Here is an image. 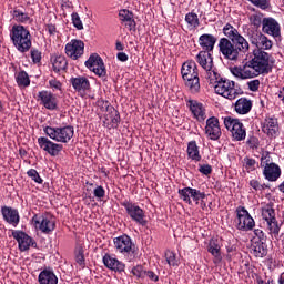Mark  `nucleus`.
<instances>
[{
	"label": "nucleus",
	"mask_w": 284,
	"mask_h": 284,
	"mask_svg": "<svg viewBox=\"0 0 284 284\" xmlns=\"http://www.w3.org/2000/svg\"><path fill=\"white\" fill-rule=\"evenodd\" d=\"M274 70V64L271 62H266L265 58L262 55H253L251 60H248L242 67H233L231 69V73L236 79H254L256 77L270 74Z\"/></svg>",
	"instance_id": "nucleus-1"
},
{
	"label": "nucleus",
	"mask_w": 284,
	"mask_h": 284,
	"mask_svg": "<svg viewBox=\"0 0 284 284\" xmlns=\"http://www.w3.org/2000/svg\"><path fill=\"white\" fill-rule=\"evenodd\" d=\"M217 47L227 61H239L250 52V42L242 34L237 36L233 41L227 38H221Z\"/></svg>",
	"instance_id": "nucleus-2"
},
{
	"label": "nucleus",
	"mask_w": 284,
	"mask_h": 284,
	"mask_svg": "<svg viewBox=\"0 0 284 284\" xmlns=\"http://www.w3.org/2000/svg\"><path fill=\"white\" fill-rule=\"evenodd\" d=\"M248 39L252 43V45H255V50H253V57L260 55L265 59L267 63H271L274 65L276 63V60L272 54L267 53L265 50H272L274 42L267 38L263 32L261 31H253L248 34Z\"/></svg>",
	"instance_id": "nucleus-3"
},
{
	"label": "nucleus",
	"mask_w": 284,
	"mask_h": 284,
	"mask_svg": "<svg viewBox=\"0 0 284 284\" xmlns=\"http://www.w3.org/2000/svg\"><path fill=\"white\" fill-rule=\"evenodd\" d=\"M182 79L185 82V87L192 94L201 92V79H199V68L196 62L189 60L182 64L181 69Z\"/></svg>",
	"instance_id": "nucleus-4"
},
{
	"label": "nucleus",
	"mask_w": 284,
	"mask_h": 284,
	"mask_svg": "<svg viewBox=\"0 0 284 284\" xmlns=\"http://www.w3.org/2000/svg\"><path fill=\"white\" fill-rule=\"evenodd\" d=\"M210 85L214 87L215 93L220 94L224 99H229L230 101H234L241 92L236 88V82L221 77V73L217 72L216 78L212 80H207Z\"/></svg>",
	"instance_id": "nucleus-5"
},
{
	"label": "nucleus",
	"mask_w": 284,
	"mask_h": 284,
	"mask_svg": "<svg viewBox=\"0 0 284 284\" xmlns=\"http://www.w3.org/2000/svg\"><path fill=\"white\" fill-rule=\"evenodd\" d=\"M10 38L18 52H28L32 48V36L23 26H13Z\"/></svg>",
	"instance_id": "nucleus-6"
},
{
	"label": "nucleus",
	"mask_w": 284,
	"mask_h": 284,
	"mask_svg": "<svg viewBox=\"0 0 284 284\" xmlns=\"http://www.w3.org/2000/svg\"><path fill=\"white\" fill-rule=\"evenodd\" d=\"M260 161V166L263 168L262 174L266 181L274 183L281 179V166L272 162L270 152H263Z\"/></svg>",
	"instance_id": "nucleus-7"
},
{
	"label": "nucleus",
	"mask_w": 284,
	"mask_h": 284,
	"mask_svg": "<svg viewBox=\"0 0 284 284\" xmlns=\"http://www.w3.org/2000/svg\"><path fill=\"white\" fill-rule=\"evenodd\" d=\"M196 63L204 70L206 81H214L219 77V69L214 65V58L207 51H200L195 57Z\"/></svg>",
	"instance_id": "nucleus-8"
},
{
	"label": "nucleus",
	"mask_w": 284,
	"mask_h": 284,
	"mask_svg": "<svg viewBox=\"0 0 284 284\" xmlns=\"http://www.w3.org/2000/svg\"><path fill=\"white\" fill-rule=\"evenodd\" d=\"M43 132L57 143H70L74 136V126H44Z\"/></svg>",
	"instance_id": "nucleus-9"
},
{
	"label": "nucleus",
	"mask_w": 284,
	"mask_h": 284,
	"mask_svg": "<svg viewBox=\"0 0 284 284\" xmlns=\"http://www.w3.org/2000/svg\"><path fill=\"white\" fill-rule=\"evenodd\" d=\"M122 207H124L128 216H130L131 220L134 221V223H138V225H142V227H145L148 225V220L145 219V211L141 209L136 203L124 200L121 202Z\"/></svg>",
	"instance_id": "nucleus-10"
},
{
	"label": "nucleus",
	"mask_w": 284,
	"mask_h": 284,
	"mask_svg": "<svg viewBox=\"0 0 284 284\" xmlns=\"http://www.w3.org/2000/svg\"><path fill=\"white\" fill-rule=\"evenodd\" d=\"M224 125L229 132H231L234 141H245V136H247V131L243 125V122L239 119H234L232 116L224 118Z\"/></svg>",
	"instance_id": "nucleus-11"
},
{
	"label": "nucleus",
	"mask_w": 284,
	"mask_h": 284,
	"mask_svg": "<svg viewBox=\"0 0 284 284\" xmlns=\"http://www.w3.org/2000/svg\"><path fill=\"white\" fill-rule=\"evenodd\" d=\"M237 224L236 229L241 232H252L256 222H254V217L250 215V212L244 206H239L236 209Z\"/></svg>",
	"instance_id": "nucleus-12"
},
{
	"label": "nucleus",
	"mask_w": 284,
	"mask_h": 284,
	"mask_svg": "<svg viewBox=\"0 0 284 284\" xmlns=\"http://www.w3.org/2000/svg\"><path fill=\"white\" fill-rule=\"evenodd\" d=\"M32 223L36 230H39L42 234H52L57 229V223L52 216L48 215H34L32 217Z\"/></svg>",
	"instance_id": "nucleus-13"
},
{
	"label": "nucleus",
	"mask_w": 284,
	"mask_h": 284,
	"mask_svg": "<svg viewBox=\"0 0 284 284\" xmlns=\"http://www.w3.org/2000/svg\"><path fill=\"white\" fill-rule=\"evenodd\" d=\"M113 243L116 252L120 254H134V252H136V245L132 243L130 235L124 234L114 237Z\"/></svg>",
	"instance_id": "nucleus-14"
},
{
	"label": "nucleus",
	"mask_w": 284,
	"mask_h": 284,
	"mask_svg": "<svg viewBox=\"0 0 284 284\" xmlns=\"http://www.w3.org/2000/svg\"><path fill=\"white\" fill-rule=\"evenodd\" d=\"M178 193L180 199H182V201L189 205H192V200L196 203V205H199V201H203V199L206 196L205 192H201L200 190L190 186L180 189Z\"/></svg>",
	"instance_id": "nucleus-15"
},
{
	"label": "nucleus",
	"mask_w": 284,
	"mask_h": 284,
	"mask_svg": "<svg viewBox=\"0 0 284 284\" xmlns=\"http://www.w3.org/2000/svg\"><path fill=\"white\" fill-rule=\"evenodd\" d=\"M85 65L91 72H94L97 77H106L108 74L103 59L97 53L89 57V59L85 61Z\"/></svg>",
	"instance_id": "nucleus-16"
},
{
	"label": "nucleus",
	"mask_w": 284,
	"mask_h": 284,
	"mask_svg": "<svg viewBox=\"0 0 284 284\" xmlns=\"http://www.w3.org/2000/svg\"><path fill=\"white\" fill-rule=\"evenodd\" d=\"M38 145L43 152L50 154V156H59V153L63 151V144L53 142L45 136L38 138Z\"/></svg>",
	"instance_id": "nucleus-17"
},
{
	"label": "nucleus",
	"mask_w": 284,
	"mask_h": 284,
	"mask_svg": "<svg viewBox=\"0 0 284 284\" xmlns=\"http://www.w3.org/2000/svg\"><path fill=\"white\" fill-rule=\"evenodd\" d=\"M85 50V43L81 40L73 39L65 44V54L73 61L81 59Z\"/></svg>",
	"instance_id": "nucleus-18"
},
{
	"label": "nucleus",
	"mask_w": 284,
	"mask_h": 284,
	"mask_svg": "<svg viewBox=\"0 0 284 284\" xmlns=\"http://www.w3.org/2000/svg\"><path fill=\"white\" fill-rule=\"evenodd\" d=\"M262 32L264 34H268L270 37H273L274 39H278L281 37V24L276 19L268 17L263 19L262 24Z\"/></svg>",
	"instance_id": "nucleus-19"
},
{
	"label": "nucleus",
	"mask_w": 284,
	"mask_h": 284,
	"mask_svg": "<svg viewBox=\"0 0 284 284\" xmlns=\"http://www.w3.org/2000/svg\"><path fill=\"white\" fill-rule=\"evenodd\" d=\"M38 101H40V105H43L47 110H57V108H59L57 95L48 90L38 92Z\"/></svg>",
	"instance_id": "nucleus-20"
},
{
	"label": "nucleus",
	"mask_w": 284,
	"mask_h": 284,
	"mask_svg": "<svg viewBox=\"0 0 284 284\" xmlns=\"http://www.w3.org/2000/svg\"><path fill=\"white\" fill-rule=\"evenodd\" d=\"M187 106L190 108L191 113L193 116L199 121V123H203L205 119H207V110L205 105L196 100H189Z\"/></svg>",
	"instance_id": "nucleus-21"
},
{
	"label": "nucleus",
	"mask_w": 284,
	"mask_h": 284,
	"mask_svg": "<svg viewBox=\"0 0 284 284\" xmlns=\"http://www.w3.org/2000/svg\"><path fill=\"white\" fill-rule=\"evenodd\" d=\"M205 133L211 141H219V139H221V125L219 124V118L211 116L206 120Z\"/></svg>",
	"instance_id": "nucleus-22"
},
{
	"label": "nucleus",
	"mask_w": 284,
	"mask_h": 284,
	"mask_svg": "<svg viewBox=\"0 0 284 284\" xmlns=\"http://www.w3.org/2000/svg\"><path fill=\"white\" fill-rule=\"evenodd\" d=\"M13 239L18 241L19 247L21 252H26V250H30V246L37 245V243H33L32 237L30 235L26 234L23 231H16L12 233Z\"/></svg>",
	"instance_id": "nucleus-23"
},
{
	"label": "nucleus",
	"mask_w": 284,
	"mask_h": 284,
	"mask_svg": "<svg viewBox=\"0 0 284 284\" xmlns=\"http://www.w3.org/2000/svg\"><path fill=\"white\" fill-rule=\"evenodd\" d=\"M1 214L3 216V220L9 223V225H13V227H17V225H19L20 216L17 209H12L10 206H2Z\"/></svg>",
	"instance_id": "nucleus-24"
},
{
	"label": "nucleus",
	"mask_w": 284,
	"mask_h": 284,
	"mask_svg": "<svg viewBox=\"0 0 284 284\" xmlns=\"http://www.w3.org/2000/svg\"><path fill=\"white\" fill-rule=\"evenodd\" d=\"M104 106L106 110V113L104 114L105 122L108 125H111V128H116V125H119V121H121L119 111H116L114 106L110 105V102H104Z\"/></svg>",
	"instance_id": "nucleus-25"
},
{
	"label": "nucleus",
	"mask_w": 284,
	"mask_h": 284,
	"mask_svg": "<svg viewBox=\"0 0 284 284\" xmlns=\"http://www.w3.org/2000/svg\"><path fill=\"white\" fill-rule=\"evenodd\" d=\"M70 83L75 92H79V94H85V92L90 90V80L83 75L71 78Z\"/></svg>",
	"instance_id": "nucleus-26"
},
{
	"label": "nucleus",
	"mask_w": 284,
	"mask_h": 284,
	"mask_svg": "<svg viewBox=\"0 0 284 284\" xmlns=\"http://www.w3.org/2000/svg\"><path fill=\"white\" fill-rule=\"evenodd\" d=\"M262 132L267 136L275 138L278 134V120L276 118H266L262 123Z\"/></svg>",
	"instance_id": "nucleus-27"
},
{
	"label": "nucleus",
	"mask_w": 284,
	"mask_h": 284,
	"mask_svg": "<svg viewBox=\"0 0 284 284\" xmlns=\"http://www.w3.org/2000/svg\"><path fill=\"white\" fill-rule=\"evenodd\" d=\"M119 17L121 23L128 28V30H136V21H134V13L128 9H122L119 11Z\"/></svg>",
	"instance_id": "nucleus-28"
},
{
	"label": "nucleus",
	"mask_w": 284,
	"mask_h": 284,
	"mask_svg": "<svg viewBox=\"0 0 284 284\" xmlns=\"http://www.w3.org/2000/svg\"><path fill=\"white\" fill-rule=\"evenodd\" d=\"M199 44L202 48V52L212 53L214 50V45H216V37L204 33L199 38Z\"/></svg>",
	"instance_id": "nucleus-29"
},
{
	"label": "nucleus",
	"mask_w": 284,
	"mask_h": 284,
	"mask_svg": "<svg viewBox=\"0 0 284 284\" xmlns=\"http://www.w3.org/2000/svg\"><path fill=\"white\" fill-rule=\"evenodd\" d=\"M102 261L108 270H112L113 272H125V264L118 261L115 257H112L110 254H105Z\"/></svg>",
	"instance_id": "nucleus-30"
},
{
	"label": "nucleus",
	"mask_w": 284,
	"mask_h": 284,
	"mask_svg": "<svg viewBox=\"0 0 284 284\" xmlns=\"http://www.w3.org/2000/svg\"><path fill=\"white\" fill-rule=\"evenodd\" d=\"M39 284H59V277L51 268H44L38 276Z\"/></svg>",
	"instance_id": "nucleus-31"
},
{
	"label": "nucleus",
	"mask_w": 284,
	"mask_h": 284,
	"mask_svg": "<svg viewBox=\"0 0 284 284\" xmlns=\"http://www.w3.org/2000/svg\"><path fill=\"white\" fill-rule=\"evenodd\" d=\"M234 110L237 114H250L252 111V100L247 98H240L235 102Z\"/></svg>",
	"instance_id": "nucleus-32"
},
{
	"label": "nucleus",
	"mask_w": 284,
	"mask_h": 284,
	"mask_svg": "<svg viewBox=\"0 0 284 284\" xmlns=\"http://www.w3.org/2000/svg\"><path fill=\"white\" fill-rule=\"evenodd\" d=\"M251 247L256 258L267 256V244L265 242H256V239H253Z\"/></svg>",
	"instance_id": "nucleus-33"
},
{
	"label": "nucleus",
	"mask_w": 284,
	"mask_h": 284,
	"mask_svg": "<svg viewBox=\"0 0 284 284\" xmlns=\"http://www.w3.org/2000/svg\"><path fill=\"white\" fill-rule=\"evenodd\" d=\"M267 223V230H268V234L271 236V239L275 242L278 243V241H281V225H278V221L275 220H271Z\"/></svg>",
	"instance_id": "nucleus-34"
},
{
	"label": "nucleus",
	"mask_w": 284,
	"mask_h": 284,
	"mask_svg": "<svg viewBox=\"0 0 284 284\" xmlns=\"http://www.w3.org/2000/svg\"><path fill=\"white\" fill-rule=\"evenodd\" d=\"M186 154L189 159H191V161H195V163H199V161H201V151L199 150L196 141H190L187 143Z\"/></svg>",
	"instance_id": "nucleus-35"
},
{
	"label": "nucleus",
	"mask_w": 284,
	"mask_h": 284,
	"mask_svg": "<svg viewBox=\"0 0 284 284\" xmlns=\"http://www.w3.org/2000/svg\"><path fill=\"white\" fill-rule=\"evenodd\" d=\"M207 252L214 257L213 263L219 264L221 261H223V257L221 256V246L219 243H216V241H210L207 245Z\"/></svg>",
	"instance_id": "nucleus-36"
},
{
	"label": "nucleus",
	"mask_w": 284,
	"mask_h": 284,
	"mask_svg": "<svg viewBox=\"0 0 284 284\" xmlns=\"http://www.w3.org/2000/svg\"><path fill=\"white\" fill-rule=\"evenodd\" d=\"M222 32H223L224 37H226V39H229V41H231V42H233L235 39H237V37L241 36L239 30L230 23H226L223 27Z\"/></svg>",
	"instance_id": "nucleus-37"
},
{
	"label": "nucleus",
	"mask_w": 284,
	"mask_h": 284,
	"mask_svg": "<svg viewBox=\"0 0 284 284\" xmlns=\"http://www.w3.org/2000/svg\"><path fill=\"white\" fill-rule=\"evenodd\" d=\"M52 65L54 72H62L68 68V60L63 55H57L52 59Z\"/></svg>",
	"instance_id": "nucleus-38"
},
{
	"label": "nucleus",
	"mask_w": 284,
	"mask_h": 284,
	"mask_svg": "<svg viewBox=\"0 0 284 284\" xmlns=\"http://www.w3.org/2000/svg\"><path fill=\"white\" fill-rule=\"evenodd\" d=\"M262 217L264 221H266V223L276 220V212L274 211V207H272L270 204L262 207Z\"/></svg>",
	"instance_id": "nucleus-39"
},
{
	"label": "nucleus",
	"mask_w": 284,
	"mask_h": 284,
	"mask_svg": "<svg viewBox=\"0 0 284 284\" xmlns=\"http://www.w3.org/2000/svg\"><path fill=\"white\" fill-rule=\"evenodd\" d=\"M19 88H28L30 85V77L26 71H20L16 77Z\"/></svg>",
	"instance_id": "nucleus-40"
},
{
	"label": "nucleus",
	"mask_w": 284,
	"mask_h": 284,
	"mask_svg": "<svg viewBox=\"0 0 284 284\" xmlns=\"http://www.w3.org/2000/svg\"><path fill=\"white\" fill-rule=\"evenodd\" d=\"M185 21L191 28H199V26H201V22H199V14L194 12L186 13Z\"/></svg>",
	"instance_id": "nucleus-41"
},
{
	"label": "nucleus",
	"mask_w": 284,
	"mask_h": 284,
	"mask_svg": "<svg viewBox=\"0 0 284 284\" xmlns=\"http://www.w3.org/2000/svg\"><path fill=\"white\" fill-rule=\"evenodd\" d=\"M263 13L258 12V13H253L250 16L248 20L251 26H253L254 28H261V26H263Z\"/></svg>",
	"instance_id": "nucleus-42"
},
{
	"label": "nucleus",
	"mask_w": 284,
	"mask_h": 284,
	"mask_svg": "<svg viewBox=\"0 0 284 284\" xmlns=\"http://www.w3.org/2000/svg\"><path fill=\"white\" fill-rule=\"evenodd\" d=\"M165 260L168 262V265L171 267H179V260L176 258V253L173 251H166L165 252Z\"/></svg>",
	"instance_id": "nucleus-43"
},
{
	"label": "nucleus",
	"mask_w": 284,
	"mask_h": 284,
	"mask_svg": "<svg viewBox=\"0 0 284 284\" xmlns=\"http://www.w3.org/2000/svg\"><path fill=\"white\" fill-rule=\"evenodd\" d=\"M256 160L245 156L243 159V168H245L246 172H254L256 170Z\"/></svg>",
	"instance_id": "nucleus-44"
},
{
	"label": "nucleus",
	"mask_w": 284,
	"mask_h": 284,
	"mask_svg": "<svg viewBox=\"0 0 284 284\" xmlns=\"http://www.w3.org/2000/svg\"><path fill=\"white\" fill-rule=\"evenodd\" d=\"M13 19H14V21H18L19 23H26L27 21H30V16H28V13H26L21 10H14Z\"/></svg>",
	"instance_id": "nucleus-45"
},
{
	"label": "nucleus",
	"mask_w": 284,
	"mask_h": 284,
	"mask_svg": "<svg viewBox=\"0 0 284 284\" xmlns=\"http://www.w3.org/2000/svg\"><path fill=\"white\" fill-rule=\"evenodd\" d=\"M27 175L29 176V179H32V181H34V183H38L39 185L43 183V179H41V175H39V172L36 169H30L27 172Z\"/></svg>",
	"instance_id": "nucleus-46"
},
{
	"label": "nucleus",
	"mask_w": 284,
	"mask_h": 284,
	"mask_svg": "<svg viewBox=\"0 0 284 284\" xmlns=\"http://www.w3.org/2000/svg\"><path fill=\"white\" fill-rule=\"evenodd\" d=\"M250 185L253 190H255V192H263V190H267V187H270V185L263 183L261 184V182H258V180H251L250 181Z\"/></svg>",
	"instance_id": "nucleus-47"
},
{
	"label": "nucleus",
	"mask_w": 284,
	"mask_h": 284,
	"mask_svg": "<svg viewBox=\"0 0 284 284\" xmlns=\"http://www.w3.org/2000/svg\"><path fill=\"white\" fill-rule=\"evenodd\" d=\"M131 274L135 278H145V268H143V265H136L131 270Z\"/></svg>",
	"instance_id": "nucleus-48"
},
{
	"label": "nucleus",
	"mask_w": 284,
	"mask_h": 284,
	"mask_svg": "<svg viewBox=\"0 0 284 284\" xmlns=\"http://www.w3.org/2000/svg\"><path fill=\"white\" fill-rule=\"evenodd\" d=\"M71 21L77 30H83V21H81V17L79 16V13L73 12L71 14Z\"/></svg>",
	"instance_id": "nucleus-49"
},
{
	"label": "nucleus",
	"mask_w": 284,
	"mask_h": 284,
	"mask_svg": "<svg viewBox=\"0 0 284 284\" xmlns=\"http://www.w3.org/2000/svg\"><path fill=\"white\" fill-rule=\"evenodd\" d=\"M75 261L80 265H85V255L83 254V247L81 246L75 248Z\"/></svg>",
	"instance_id": "nucleus-50"
},
{
	"label": "nucleus",
	"mask_w": 284,
	"mask_h": 284,
	"mask_svg": "<svg viewBox=\"0 0 284 284\" xmlns=\"http://www.w3.org/2000/svg\"><path fill=\"white\" fill-rule=\"evenodd\" d=\"M248 1L256 8H260L261 10H267V8H270L268 0H248Z\"/></svg>",
	"instance_id": "nucleus-51"
},
{
	"label": "nucleus",
	"mask_w": 284,
	"mask_h": 284,
	"mask_svg": "<svg viewBox=\"0 0 284 284\" xmlns=\"http://www.w3.org/2000/svg\"><path fill=\"white\" fill-rule=\"evenodd\" d=\"M199 172L201 174H204V176H209V174H212V165H210V164H200L199 165Z\"/></svg>",
	"instance_id": "nucleus-52"
},
{
	"label": "nucleus",
	"mask_w": 284,
	"mask_h": 284,
	"mask_svg": "<svg viewBox=\"0 0 284 284\" xmlns=\"http://www.w3.org/2000/svg\"><path fill=\"white\" fill-rule=\"evenodd\" d=\"M247 87L251 92H258V88H261V80H252L247 82Z\"/></svg>",
	"instance_id": "nucleus-53"
},
{
	"label": "nucleus",
	"mask_w": 284,
	"mask_h": 284,
	"mask_svg": "<svg viewBox=\"0 0 284 284\" xmlns=\"http://www.w3.org/2000/svg\"><path fill=\"white\" fill-rule=\"evenodd\" d=\"M254 236L253 239H256V242H265V233L261 229L254 230Z\"/></svg>",
	"instance_id": "nucleus-54"
},
{
	"label": "nucleus",
	"mask_w": 284,
	"mask_h": 284,
	"mask_svg": "<svg viewBox=\"0 0 284 284\" xmlns=\"http://www.w3.org/2000/svg\"><path fill=\"white\" fill-rule=\"evenodd\" d=\"M95 199H103L105 196V189L103 186H97L93 191Z\"/></svg>",
	"instance_id": "nucleus-55"
},
{
	"label": "nucleus",
	"mask_w": 284,
	"mask_h": 284,
	"mask_svg": "<svg viewBox=\"0 0 284 284\" xmlns=\"http://www.w3.org/2000/svg\"><path fill=\"white\" fill-rule=\"evenodd\" d=\"M49 85L50 88H52L53 92L57 91V90H61V82L57 79H52L49 81Z\"/></svg>",
	"instance_id": "nucleus-56"
},
{
	"label": "nucleus",
	"mask_w": 284,
	"mask_h": 284,
	"mask_svg": "<svg viewBox=\"0 0 284 284\" xmlns=\"http://www.w3.org/2000/svg\"><path fill=\"white\" fill-rule=\"evenodd\" d=\"M31 59L33 63H40L41 62V53L39 50H31Z\"/></svg>",
	"instance_id": "nucleus-57"
},
{
	"label": "nucleus",
	"mask_w": 284,
	"mask_h": 284,
	"mask_svg": "<svg viewBox=\"0 0 284 284\" xmlns=\"http://www.w3.org/2000/svg\"><path fill=\"white\" fill-rule=\"evenodd\" d=\"M246 143H247V145H248L250 148H252V150L258 148V139H256V138H251V139H248V140L246 141Z\"/></svg>",
	"instance_id": "nucleus-58"
},
{
	"label": "nucleus",
	"mask_w": 284,
	"mask_h": 284,
	"mask_svg": "<svg viewBox=\"0 0 284 284\" xmlns=\"http://www.w3.org/2000/svg\"><path fill=\"white\" fill-rule=\"evenodd\" d=\"M145 276H148V278H150V281H154V283H156V281H159V275H156L155 272L145 271Z\"/></svg>",
	"instance_id": "nucleus-59"
},
{
	"label": "nucleus",
	"mask_w": 284,
	"mask_h": 284,
	"mask_svg": "<svg viewBox=\"0 0 284 284\" xmlns=\"http://www.w3.org/2000/svg\"><path fill=\"white\" fill-rule=\"evenodd\" d=\"M116 57H118L119 61H122V63H125V61H128V59H129V57L125 54V52H119L116 54Z\"/></svg>",
	"instance_id": "nucleus-60"
},
{
	"label": "nucleus",
	"mask_w": 284,
	"mask_h": 284,
	"mask_svg": "<svg viewBox=\"0 0 284 284\" xmlns=\"http://www.w3.org/2000/svg\"><path fill=\"white\" fill-rule=\"evenodd\" d=\"M47 31L49 34H55L57 33V27L54 24H48L47 26Z\"/></svg>",
	"instance_id": "nucleus-61"
},
{
	"label": "nucleus",
	"mask_w": 284,
	"mask_h": 284,
	"mask_svg": "<svg viewBox=\"0 0 284 284\" xmlns=\"http://www.w3.org/2000/svg\"><path fill=\"white\" fill-rule=\"evenodd\" d=\"M115 49L121 52L125 50V47L123 45V43H121V41H116Z\"/></svg>",
	"instance_id": "nucleus-62"
},
{
	"label": "nucleus",
	"mask_w": 284,
	"mask_h": 284,
	"mask_svg": "<svg viewBox=\"0 0 284 284\" xmlns=\"http://www.w3.org/2000/svg\"><path fill=\"white\" fill-rule=\"evenodd\" d=\"M278 99L284 102V87L278 92Z\"/></svg>",
	"instance_id": "nucleus-63"
},
{
	"label": "nucleus",
	"mask_w": 284,
	"mask_h": 284,
	"mask_svg": "<svg viewBox=\"0 0 284 284\" xmlns=\"http://www.w3.org/2000/svg\"><path fill=\"white\" fill-rule=\"evenodd\" d=\"M278 284H284V273H282L277 281Z\"/></svg>",
	"instance_id": "nucleus-64"
}]
</instances>
